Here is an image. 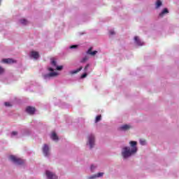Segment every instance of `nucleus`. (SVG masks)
Here are the masks:
<instances>
[{
	"label": "nucleus",
	"instance_id": "nucleus-26",
	"mask_svg": "<svg viewBox=\"0 0 179 179\" xmlns=\"http://www.w3.org/2000/svg\"><path fill=\"white\" fill-rule=\"evenodd\" d=\"M16 135H17V131H13L11 133V136H16Z\"/></svg>",
	"mask_w": 179,
	"mask_h": 179
},
{
	"label": "nucleus",
	"instance_id": "nucleus-31",
	"mask_svg": "<svg viewBox=\"0 0 179 179\" xmlns=\"http://www.w3.org/2000/svg\"><path fill=\"white\" fill-rule=\"evenodd\" d=\"M1 0H0V2H1Z\"/></svg>",
	"mask_w": 179,
	"mask_h": 179
},
{
	"label": "nucleus",
	"instance_id": "nucleus-23",
	"mask_svg": "<svg viewBox=\"0 0 179 179\" xmlns=\"http://www.w3.org/2000/svg\"><path fill=\"white\" fill-rule=\"evenodd\" d=\"M109 34L110 36H114V34H115V32L114 31V30L111 29L110 31H109Z\"/></svg>",
	"mask_w": 179,
	"mask_h": 179
},
{
	"label": "nucleus",
	"instance_id": "nucleus-28",
	"mask_svg": "<svg viewBox=\"0 0 179 179\" xmlns=\"http://www.w3.org/2000/svg\"><path fill=\"white\" fill-rule=\"evenodd\" d=\"M88 68H89V64H87L86 66L84 69L85 72H87Z\"/></svg>",
	"mask_w": 179,
	"mask_h": 179
},
{
	"label": "nucleus",
	"instance_id": "nucleus-22",
	"mask_svg": "<svg viewBox=\"0 0 179 179\" xmlns=\"http://www.w3.org/2000/svg\"><path fill=\"white\" fill-rule=\"evenodd\" d=\"M4 106H6V107H10L12 104H10V102H5Z\"/></svg>",
	"mask_w": 179,
	"mask_h": 179
},
{
	"label": "nucleus",
	"instance_id": "nucleus-8",
	"mask_svg": "<svg viewBox=\"0 0 179 179\" xmlns=\"http://www.w3.org/2000/svg\"><path fill=\"white\" fill-rule=\"evenodd\" d=\"M48 150H50V148H48V145L47 144H45L43 148V153L44 156L47 157L50 153L48 152Z\"/></svg>",
	"mask_w": 179,
	"mask_h": 179
},
{
	"label": "nucleus",
	"instance_id": "nucleus-24",
	"mask_svg": "<svg viewBox=\"0 0 179 179\" xmlns=\"http://www.w3.org/2000/svg\"><path fill=\"white\" fill-rule=\"evenodd\" d=\"M87 59H88L87 57H85L82 59L81 62H86Z\"/></svg>",
	"mask_w": 179,
	"mask_h": 179
},
{
	"label": "nucleus",
	"instance_id": "nucleus-12",
	"mask_svg": "<svg viewBox=\"0 0 179 179\" xmlns=\"http://www.w3.org/2000/svg\"><path fill=\"white\" fill-rule=\"evenodd\" d=\"M50 138L52 141H58V136H57V134L55 131L51 133Z\"/></svg>",
	"mask_w": 179,
	"mask_h": 179
},
{
	"label": "nucleus",
	"instance_id": "nucleus-14",
	"mask_svg": "<svg viewBox=\"0 0 179 179\" xmlns=\"http://www.w3.org/2000/svg\"><path fill=\"white\" fill-rule=\"evenodd\" d=\"M129 128H131V126L128 124H124L120 127V129H122V131H127V129H129Z\"/></svg>",
	"mask_w": 179,
	"mask_h": 179
},
{
	"label": "nucleus",
	"instance_id": "nucleus-25",
	"mask_svg": "<svg viewBox=\"0 0 179 179\" xmlns=\"http://www.w3.org/2000/svg\"><path fill=\"white\" fill-rule=\"evenodd\" d=\"M87 76V73H85L81 76V79H84V78H86Z\"/></svg>",
	"mask_w": 179,
	"mask_h": 179
},
{
	"label": "nucleus",
	"instance_id": "nucleus-17",
	"mask_svg": "<svg viewBox=\"0 0 179 179\" xmlns=\"http://www.w3.org/2000/svg\"><path fill=\"white\" fill-rule=\"evenodd\" d=\"M166 13H169V10L167 8H164L161 13H159V16L162 17L164 15H166Z\"/></svg>",
	"mask_w": 179,
	"mask_h": 179
},
{
	"label": "nucleus",
	"instance_id": "nucleus-1",
	"mask_svg": "<svg viewBox=\"0 0 179 179\" xmlns=\"http://www.w3.org/2000/svg\"><path fill=\"white\" fill-rule=\"evenodd\" d=\"M131 147H124L122 151V156L124 159H128L131 157L132 155H135L138 152V148H136V141H130Z\"/></svg>",
	"mask_w": 179,
	"mask_h": 179
},
{
	"label": "nucleus",
	"instance_id": "nucleus-4",
	"mask_svg": "<svg viewBox=\"0 0 179 179\" xmlns=\"http://www.w3.org/2000/svg\"><path fill=\"white\" fill-rule=\"evenodd\" d=\"M88 145L91 149L94 146V135L91 134L88 136Z\"/></svg>",
	"mask_w": 179,
	"mask_h": 179
},
{
	"label": "nucleus",
	"instance_id": "nucleus-19",
	"mask_svg": "<svg viewBox=\"0 0 179 179\" xmlns=\"http://www.w3.org/2000/svg\"><path fill=\"white\" fill-rule=\"evenodd\" d=\"M21 24H27L28 22L25 19L20 20Z\"/></svg>",
	"mask_w": 179,
	"mask_h": 179
},
{
	"label": "nucleus",
	"instance_id": "nucleus-2",
	"mask_svg": "<svg viewBox=\"0 0 179 179\" xmlns=\"http://www.w3.org/2000/svg\"><path fill=\"white\" fill-rule=\"evenodd\" d=\"M9 159L10 160V162H13V163H15V164H23V163H24V160L20 159V158H18V157H16V156L15 155H10L9 157Z\"/></svg>",
	"mask_w": 179,
	"mask_h": 179
},
{
	"label": "nucleus",
	"instance_id": "nucleus-18",
	"mask_svg": "<svg viewBox=\"0 0 179 179\" xmlns=\"http://www.w3.org/2000/svg\"><path fill=\"white\" fill-rule=\"evenodd\" d=\"M162 5V1L157 0L156 2V8H160V6Z\"/></svg>",
	"mask_w": 179,
	"mask_h": 179
},
{
	"label": "nucleus",
	"instance_id": "nucleus-9",
	"mask_svg": "<svg viewBox=\"0 0 179 179\" xmlns=\"http://www.w3.org/2000/svg\"><path fill=\"white\" fill-rule=\"evenodd\" d=\"M26 111L27 113H28V114L32 115V114H34V113H36V108L31 106H28L26 108Z\"/></svg>",
	"mask_w": 179,
	"mask_h": 179
},
{
	"label": "nucleus",
	"instance_id": "nucleus-16",
	"mask_svg": "<svg viewBox=\"0 0 179 179\" xmlns=\"http://www.w3.org/2000/svg\"><path fill=\"white\" fill-rule=\"evenodd\" d=\"M103 174H104L103 173H99L96 175L90 177V179L97 178V177H103Z\"/></svg>",
	"mask_w": 179,
	"mask_h": 179
},
{
	"label": "nucleus",
	"instance_id": "nucleus-20",
	"mask_svg": "<svg viewBox=\"0 0 179 179\" xmlns=\"http://www.w3.org/2000/svg\"><path fill=\"white\" fill-rule=\"evenodd\" d=\"M101 120V115H98L96 117L95 122H99Z\"/></svg>",
	"mask_w": 179,
	"mask_h": 179
},
{
	"label": "nucleus",
	"instance_id": "nucleus-21",
	"mask_svg": "<svg viewBox=\"0 0 179 179\" xmlns=\"http://www.w3.org/2000/svg\"><path fill=\"white\" fill-rule=\"evenodd\" d=\"M140 143H141V145H146V141H145V140L141 139V140H140Z\"/></svg>",
	"mask_w": 179,
	"mask_h": 179
},
{
	"label": "nucleus",
	"instance_id": "nucleus-3",
	"mask_svg": "<svg viewBox=\"0 0 179 179\" xmlns=\"http://www.w3.org/2000/svg\"><path fill=\"white\" fill-rule=\"evenodd\" d=\"M48 70L51 72L50 73L45 74L43 76L44 79H50V78H52L54 76H57L58 73L54 71V69L49 68Z\"/></svg>",
	"mask_w": 179,
	"mask_h": 179
},
{
	"label": "nucleus",
	"instance_id": "nucleus-13",
	"mask_svg": "<svg viewBox=\"0 0 179 179\" xmlns=\"http://www.w3.org/2000/svg\"><path fill=\"white\" fill-rule=\"evenodd\" d=\"M83 67H80L79 69H77L76 70H73L70 71L71 75H75V73H78V72H80L82 71Z\"/></svg>",
	"mask_w": 179,
	"mask_h": 179
},
{
	"label": "nucleus",
	"instance_id": "nucleus-5",
	"mask_svg": "<svg viewBox=\"0 0 179 179\" xmlns=\"http://www.w3.org/2000/svg\"><path fill=\"white\" fill-rule=\"evenodd\" d=\"M45 174H46V177H48V179H57V178H58V177L56 176L55 174L50 172V171H46Z\"/></svg>",
	"mask_w": 179,
	"mask_h": 179
},
{
	"label": "nucleus",
	"instance_id": "nucleus-15",
	"mask_svg": "<svg viewBox=\"0 0 179 179\" xmlns=\"http://www.w3.org/2000/svg\"><path fill=\"white\" fill-rule=\"evenodd\" d=\"M92 48H90L87 50V54H90V55H96V54H97V51L94 50V51L92 52Z\"/></svg>",
	"mask_w": 179,
	"mask_h": 179
},
{
	"label": "nucleus",
	"instance_id": "nucleus-29",
	"mask_svg": "<svg viewBox=\"0 0 179 179\" xmlns=\"http://www.w3.org/2000/svg\"><path fill=\"white\" fill-rule=\"evenodd\" d=\"M90 169H91V171H93V170H94V169H96V166H94V165H91Z\"/></svg>",
	"mask_w": 179,
	"mask_h": 179
},
{
	"label": "nucleus",
	"instance_id": "nucleus-6",
	"mask_svg": "<svg viewBox=\"0 0 179 179\" xmlns=\"http://www.w3.org/2000/svg\"><path fill=\"white\" fill-rule=\"evenodd\" d=\"M51 65H52V66H53V68H55V69H57V71H61L64 68L62 66H57V62H55V60H54V59H52Z\"/></svg>",
	"mask_w": 179,
	"mask_h": 179
},
{
	"label": "nucleus",
	"instance_id": "nucleus-10",
	"mask_svg": "<svg viewBox=\"0 0 179 179\" xmlns=\"http://www.w3.org/2000/svg\"><path fill=\"white\" fill-rule=\"evenodd\" d=\"M134 41L137 45H140V46L145 45V43H143V41H141V39H139L138 36L134 37Z\"/></svg>",
	"mask_w": 179,
	"mask_h": 179
},
{
	"label": "nucleus",
	"instance_id": "nucleus-11",
	"mask_svg": "<svg viewBox=\"0 0 179 179\" xmlns=\"http://www.w3.org/2000/svg\"><path fill=\"white\" fill-rule=\"evenodd\" d=\"M2 62H3L4 64H15L16 61H15L13 59L8 58V59H3Z\"/></svg>",
	"mask_w": 179,
	"mask_h": 179
},
{
	"label": "nucleus",
	"instance_id": "nucleus-27",
	"mask_svg": "<svg viewBox=\"0 0 179 179\" xmlns=\"http://www.w3.org/2000/svg\"><path fill=\"white\" fill-rule=\"evenodd\" d=\"M70 48H71V49L78 48V45H73L70 46Z\"/></svg>",
	"mask_w": 179,
	"mask_h": 179
},
{
	"label": "nucleus",
	"instance_id": "nucleus-30",
	"mask_svg": "<svg viewBox=\"0 0 179 179\" xmlns=\"http://www.w3.org/2000/svg\"><path fill=\"white\" fill-rule=\"evenodd\" d=\"M3 69L0 66V73H3Z\"/></svg>",
	"mask_w": 179,
	"mask_h": 179
},
{
	"label": "nucleus",
	"instance_id": "nucleus-7",
	"mask_svg": "<svg viewBox=\"0 0 179 179\" xmlns=\"http://www.w3.org/2000/svg\"><path fill=\"white\" fill-rule=\"evenodd\" d=\"M29 56L31 58H34V59H38L40 57V55L38 53V52L36 51H31L29 54Z\"/></svg>",
	"mask_w": 179,
	"mask_h": 179
}]
</instances>
